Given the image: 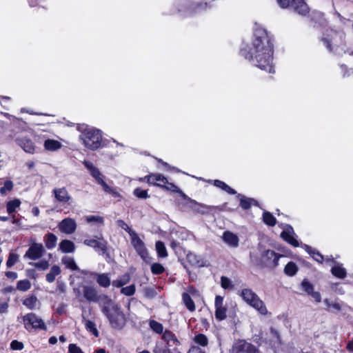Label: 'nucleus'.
<instances>
[{"label": "nucleus", "mask_w": 353, "mask_h": 353, "mask_svg": "<svg viewBox=\"0 0 353 353\" xmlns=\"http://www.w3.org/2000/svg\"><path fill=\"white\" fill-rule=\"evenodd\" d=\"M241 54L253 64L269 73L274 72L273 65V44L267 31L256 28L250 46L241 50Z\"/></svg>", "instance_id": "obj_1"}, {"label": "nucleus", "mask_w": 353, "mask_h": 353, "mask_svg": "<svg viewBox=\"0 0 353 353\" xmlns=\"http://www.w3.org/2000/svg\"><path fill=\"white\" fill-rule=\"evenodd\" d=\"M104 298L105 301L101 306L102 312L108 318L113 328H122L125 325L126 319L121 307L107 296H104Z\"/></svg>", "instance_id": "obj_2"}, {"label": "nucleus", "mask_w": 353, "mask_h": 353, "mask_svg": "<svg viewBox=\"0 0 353 353\" xmlns=\"http://www.w3.org/2000/svg\"><path fill=\"white\" fill-rule=\"evenodd\" d=\"M77 130L80 132L79 139L86 148L95 150L101 147L102 132L101 130L84 124L79 125Z\"/></svg>", "instance_id": "obj_3"}, {"label": "nucleus", "mask_w": 353, "mask_h": 353, "mask_svg": "<svg viewBox=\"0 0 353 353\" xmlns=\"http://www.w3.org/2000/svg\"><path fill=\"white\" fill-rule=\"evenodd\" d=\"M238 294L245 303L255 309L259 314L262 315L268 314V311L264 302L252 290L243 288L239 292Z\"/></svg>", "instance_id": "obj_4"}, {"label": "nucleus", "mask_w": 353, "mask_h": 353, "mask_svg": "<svg viewBox=\"0 0 353 353\" xmlns=\"http://www.w3.org/2000/svg\"><path fill=\"white\" fill-rule=\"evenodd\" d=\"M140 181H146L148 184L161 187L166 190L173 192H179V189L168 179L160 173H151L139 179Z\"/></svg>", "instance_id": "obj_5"}, {"label": "nucleus", "mask_w": 353, "mask_h": 353, "mask_svg": "<svg viewBox=\"0 0 353 353\" xmlns=\"http://www.w3.org/2000/svg\"><path fill=\"white\" fill-rule=\"evenodd\" d=\"M179 8H177L178 13L183 17H188L192 12H201L211 8L210 3L207 2H198L192 5V8L189 9L187 8V3L185 1L182 0L179 2L176 5Z\"/></svg>", "instance_id": "obj_6"}, {"label": "nucleus", "mask_w": 353, "mask_h": 353, "mask_svg": "<svg viewBox=\"0 0 353 353\" xmlns=\"http://www.w3.org/2000/svg\"><path fill=\"white\" fill-rule=\"evenodd\" d=\"M23 322L24 327L28 331L32 330H46V326L43 321L34 313H29L23 316Z\"/></svg>", "instance_id": "obj_7"}, {"label": "nucleus", "mask_w": 353, "mask_h": 353, "mask_svg": "<svg viewBox=\"0 0 353 353\" xmlns=\"http://www.w3.org/2000/svg\"><path fill=\"white\" fill-rule=\"evenodd\" d=\"M279 6L287 8L290 6L299 14L305 15L309 11L307 5L303 0H276Z\"/></svg>", "instance_id": "obj_8"}, {"label": "nucleus", "mask_w": 353, "mask_h": 353, "mask_svg": "<svg viewBox=\"0 0 353 353\" xmlns=\"http://www.w3.org/2000/svg\"><path fill=\"white\" fill-rule=\"evenodd\" d=\"M83 243L87 246L94 248L96 252H101V254L108 256L107 254L108 242L101 236H97V239H86L84 240Z\"/></svg>", "instance_id": "obj_9"}, {"label": "nucleus", "mask_w": 353, "mask_h": 353, "mask_svg": "<svg viewBox=\"0 0 353 353\" xmlns=\"http://www.w3.org/2000/svg\"><path fill=\"white\" fill-rule=\"evenodd\" d=\"M131 243L138 253V254L144 260L145 262L149 261V255L148 250L145 246L143 241L139 238L137 233H132L131 237Z\"/></svg>", "instance_id": "obj_10"}, {"label": "nucleus", "mask_w": 353, "mask_h": 353, "mask_svg": "<svg viewBox=\"0 0 353 353\" xmlns=\"http://www.w3.org/2000/svg\"><path fill=\"white\" fill-rule=\"evenodd\" d=\"M231 353H259L256 347L245 341H239L234 343Z\"/></svg>", "instance_id": "obj_11"}, {"label": "nucleus", "mask_w": 353, "mask_h": 353, "mask_svg": "<svg viewBox=\"0 0 353 353\" xmlns=\"http://www.w3.org/2000/svg\"><path fill=\"white\" fill-rule=\"evenodd\" d=\"M45 249L42 244L34 243L26 252L24 257L31 260H37L40 259L44 254Z\"/></svg>", "instance_id": "obj_12"}, {"label": "nucleus", "mask_w": 353, "mask_h": 353, "mask_svg": "<svg viewBox=\"0 0 353 353\" xmlns=\"http://www.w3.org/2000/svg\"><path fill=\"white\" fill-rule=\"evenodd\" d=\"M215 317L219 321H223L227 317L228 309L223 304V297L219 295L216 296L215 301Z\"/></svg>", "instance_id": "obj_13"}, {"label": "nucleus", "mask_w": 353, "mask_h": 353, "mask_svg": "<svg viewBox=\"0 0 353 353\" xmlns=\"http://www.w3.org/2000/svg\"><path fill=\"white\" fill-rule=\"evenodd\" d=\"M58 228L61 232L66 234H72L77 229V223L72 218H65L59 223Z\"/></svg>", "instance_id": "obj_14"}, {"label": "nucleus", "mask_w": 353, "mask_h": 353, "mask_svg": "<svg viewBox=\"0 0 353 353\" xmlns=\"http://www.w3.org/2000/svg\"><path fill=\"white\" fill-rule=\"evenodd\" d=\"M83 297L89 302H97L100 299L97 288L92 285H83Z\"/></svg>", "instance_id": "obj_15"}, {"label": "nucleus", "mask_w": 353, "mask_h": 353, "mask_svg": "<svg viewBox=\"0 0 353 353\" xmlns=\"http://www.w3.org/2000/svg\"><path fill=\"white\" fill-rule=\"evenodd\" d=\"M281 237L294 247H298L299 243L295 239V233L292 226L287 225L281 234Z\"/></svg>", "instance_id": "obj_16"}, {"label": "nucleus", "mask_w": 353, "mask_h": 353, "mask_svg": "<svg viewBox=\"0 0 353 353\" xmlns=\"http://www.w3.org/2000/svg\"><path fill=\"white\" fill-rule=\"evenodd\" d=\"M55 199L62 203H70L72 197L65 188H54L52 190Z\"/></svg>", "instance_id": "obj_17"}, {"label": "nucleus", "mask_w": 353, "mask_h": 353, "mask_svg": "<svg viewBox=\"0 0 353 353\" xmlns=\"http://www.w3.org/2000/svg\"><path fill=\"white\" fill-rule=\"evenodd\" d=\"M262 259L267 265L270 266H276L279 256L274 251L267 250L263 253Z\"/></svg>", "instance_id": "obj_18"}, {"label": "nucleus", "mask_w": 353, "mask_h": 353, "mask_svg": "<svg viewBox=\"0 0 353 353\" xmlns=\"http://www.w3.org/2000/svg\"><path fill=\"white\" fill-rule=\"evenodd\" d=\"M89 274L91 276H94L96 279L97 283L102 288H108L112 283L108 274H99L96 272H90Z\"/></svg>", "instance_id": "obj_19"}, {"label": "nucleus", "mask_w": 353, "mask_h": 353, "mask_svg": "<svg viewBox=\"0 0 353 353\" xmlns=\"http://www.w3.org/2000/svg\"><path fill=\"white\" fill-rule=\"evenodd\" d=\"M223 241L231 248H236L239 245V237L230 231H225L222 236Z\"/></svg>", "instance_id": "obj_20"}, {"label": "nucleus", "mask_w": 353, "mask_h": 353, "mask_svg": "<svg viewBox=\"0 0 353 353\" xmlns=\"http://www.w3.org/2000/svg\"><path fill=\"white\" fill-rule=\"evenodd\" d=\"M337 37H339L341 42L343 41V36L342 34L337 35L335 34L334 37H332L331 41H329L327 39H323V41L326 45V47L330 50H333L336 54L341 55L342 53L339 50L338 42L336 41Z\"/></svg>", "instance_id": "obj_21"}, {"label": "nucleus", "mask_w": 353, "mask_h": 353, "mask_svg": "<svg viewBox=\"0 0 353 353\" xmlns=\"http://www.w3.org/2000/svg\"><path fill=\"white\" fill-rule=\"evenodd\" d=\"M186 258L188 261L192 265L198 267L206 266V261L201 256L197 255L194 252H189L186 255Z\"/></svg>", "instance_id": "obj_22"}, {"label": "nucleus", "mask_w": 353, "mask_h": 353, "mask_svg": "<svg viewBox=\"0 0 353 353\" xmlns=\"http://www.w3.org/2000/svg\"><path fill=\"white\" fill-rule=\"evenodd\" d=\"M17 142L18 145L23 148V150L28 153L33 154L35 150V148L33 142L26 138L17 139Z\"/></svg>", "instance_id": "obj_23"}, {"label": "nucleus", "mask_w": 353, "mask_h": 353, "mask_svg": "<svg viewBox=\"0 0 353 353\" xmlns=\"http://www.w3.org/2000/svg\"><path fill=\"white\" fill-rule=\"evenodd\" d=\"M83 163L85 165V167L89 170L90 174L95 179L97 183H99L100 180L103 179L99 170L97 167H95L92 163L85 160L83 161Z\"/></svg>", "instance_id": "obj_24"}, {"label": "nucleus", "mask_w": 353, "mask_h": 353, "mask_svg": "<svg viewBox=\"0 0 353 353\" xmlns=\"http://www.w3.org/2000/svg\"><path fill=\"white\" fill-rule=\"evenodd\" d=\"M162 334V339L166 343L168 347L176 345L179 343L177 338L172 332L165 330Z\"/></svg>", "instance_id": "obj_25"}, {"label": "nucleus", "mask_w": 353, "mask_h": 353, "mask_svg": "<svg viewBox=\"0 0 353 353\" xmlns=\"http://www.w3.org/2000/svg\"><path fill=\"white\" fill-rule=\"evenodd\" d=\"M43 147L47 151L54 152L61 148L62 144L59 141L48 139L44 141Z\"/></svg>", "instance_id": "obj_26"}, {"label": "nucleus", "mask_w": 353, "mask_h": 353, "mask_svg": "<svg viewBox=\"0 0 353 353\" xmlns=\"http://www.w3.org/2000/svg\"><path fill=\"white\" fill-rule=\"evenodd\" d=\"M331 272L334 276L339 279H344L347 275L346 270L343 267V265L339 263L332 265Z\"/></svg>", "instance_id": "obj_27"}, {"label": "nucleus", "mask_w": 353, "mask_h": 353, "mask_svg": "<svg viewBox=\"0 0 353 353\" xmlns=\"http://www.w3.org/2000/svg\"><path fill=\"white\" fill-rule=\"evenodd\" d=\"M59 249L63 253H71L75 250L74 243L70 240H63L59 243Z\"/></svg>", "instance_id": "obj_28"}, {"label": "nucleus", "mask_w": 353, "mask_h": 353, "mask_svg": "<svg viewBox=\"0 0 353 353\" xmlns=\"http://www.w3.org/2000/svg\"><path fill=\"white\" fill-rule=\"evenodd\" d=\"M61 272V268L57 265H54L51 267L50 272L46 274V281L48 283H52L54 281L56 276L59 275Z\"/></svg>", "instance_id": "obj_29"}, {"label": "nucleus", "mask_w": 353, "mask_h": 353, "mask_svg": "<svg viewBox=\"0 0 353 353\" xmlns=\"http://www.w3.org/2000/svg\"><path fill=\"white\" fill-rule=\"evenodd\" d=\"M189 200V206L197 212H200L201 214H204L206 212V210L209 208L208 206L205 205L203 204L199 203L196 201L188 199Z\"/></svg>", "instance_id": "obj_30"}, {"label": "nucleus", "mask_w": 353, "mask_h": 353, "mask_svg": "<svg viewBox=\"0 0 353 353\" xmlns=\"http://www.w3.org/2000/svg\"><path fill=\"white\" fill-rule=\"evenodd\" d=\"M130 281V274L129 273H125L123 275L120 276L119 279L114 280L112 282V285L116 288H121L128 284Z\"/></svg>", "instance_id": "obj_31"}, {"label": "nucleus", "mask_w": 353, "mask_h": 353, "mask_svg": "<svg viewBox=\"0 0 353 353\" xmlns=\"http://www.w3.org/2000/svg\"><path fill=\"white\" fill-rule=\"evenodd\" d=\"M61 262L63 265H65V266L68 269H70L71 270H79V268H78L77 265L76 264L74 259L71 256H65L62 257Z\"/></svg>", "instance_id": "obj_32"}, {"label": "nucleus", "mask_w": 353, "mask_h": 353, "mask_svg": "<svg viewBox=\"0 0 353 353\" xmlns=\"http://www.w3.org/2000/svg\"><path fill=\"white\" fill-rule=\"evenodd\" d=\"M182 299L183 302L188 310L190 312H194L195 310V305L192 299L190 294L188 292H184L182 294Z\"/></svg>", "instance_id": "obj_33"}, {"label": "nucleus", "mask_w": 353, "mask_h": 353, "mask_svg": "<svg viewBox=\"0 0 353 353\" xmlns=\"http://www.w3.org/2000/svg\"><path fill=\"white\" fill-rule=\"evenodd\" d=\"M304 248H305V250L312 256V257L316 261H317L320 263H323V261L324 260V257L321 254H320L318 251H316L315 250L312 249V247H310L307 245H304Z\"/></svg>", "instance_id": "obj_34"}, {"label": "nucleus", "mask_w": 353, "mask_h": 353, "mask_svg": "<svg viewBox=\"0 0 353 353\" xmlns=\"http://www.w3.org/2000/svg\"><path fill=\"white\" fill-rule=\"evenodd\" d=\"M213 183L216 187L225 191L228 194H235L236 193V192L234 189L230 188L228 185H227L225 182L222 181L214 180L213 181Z\"/></svg>", "instance_id": "obj_35"}, {"label": "nucleus", "mask_w": 353, "mask_h": 353, "mask_svg": "<svg viewBox=\"0 0 353 353\" xmlns=\"http://www.w3.org/2000/svg\"><path fill=\"white\" fill-rule=\"evenodd\" d=\"M57 237L52 233L48 234L45 237V244L48 249H52L56 246Z\"/></svg>", "instance_id": "obj_36"}, {"label": "nucleus", "mask_w": 353, "mask_h": 353, "mask_svg": "<svg viewBox=\"0 0 353 353\" xmlns=\"http://www.w3.org/2000/svg\"><path fill=\"white\" fill-rule=\"evenodd\" d=\"M85 329L91 332L94 336H99V332L96 327L95 323L90 320H85L84 316H83Z\"/></svg>", "instance_id": "obj_37"}, {"label": "nucleus", "mask_w": 353, "mask_h": 353, "mask_svg": "<svg viewBox=\"0 0 353 353\" xmlns=\"http://www.w3.org/2000/svg\"><path fill=\"white\" fill-rule=\"evenodd\" d=\"M298 271V267L294 262H289L284 268L285 274L292 276L296 274Z\"/></svg>", "instance_id": "obj_38"}, {"label": "nucleus", "mask_w": 353, "mask_h": 353, "mask_svg": "<svg viewBox=\"0 0 353 353\" xmlns=\"http://www.w3.org/2000/svg\"><path fill=\"white\" fill-rule=\"evenodd\" d=\"M263 222L269 226H274L276 223L275 217L269 212H264L263 214Z\"/></svg>", "instance_id": "obj_39"}, {"label": "nucleus", "mask_w": 353, "mask_h": 353, "mask_svg": "<svg viewBox=\"0 0 353 353\" xmlns=\"http://www.w3.org/2000/svg\"><path fill=\"white\" fill-rule=\"evenodd\" d=\"M149 326L153 332L158 334H161L163 333V325L154 320H150L149 321Z\"/></svg>", "instance_id": "obj_40"}, {"label": "nucleus", "mask_w": 353, "mask_h": 353, "mask_svg": "<svg viewBox=\"0 0 353 353\" xmlns=\"http://www.w3.org/2000/svg\"><path fill=\"white\" fill-rule=\"evenodd\" d=\"M23 303L30 310H34L37 305V299L35 296H30L23 300Z\"/></svg>", "instance_id": "obj_41"}, {"label": "nucleus", "mask_w": 353, "mask_h": 353, "mask_svg": "<svg viewBox=\"0 0 353 353\" xmlns=\"http://www.w3.org/2000/svg\"><path fill=\"white\" fill-rule=\"evenodd\" d=\"M156 250L159 257L165 258L168 256L165 244L162 241H159L156 243Z\"/></svg>", "instance_id": "obj_42"}, {"label": "nucleus", "mask_w": 353, "mask_h": 353, "mask_svg": "<svg viewBox=\"0 0 353 353\" xmlns=\"http://www.w3.org/2000/svg\"><path fill=\"white\" fill-rule=\"evenodd\" d=\"M21 201L19 199H14L7 203V211L9 214H12L15 210L20 206Z\"/></svg>", "instance_id": "obj_43"}, {"label": "nucleus", "mask_w": 353, "mask_h": 353, "mask_svg": "<svg viewBox=\"0 0 353 353\" xmlns=\"http://www.w3.org/2000/svg\"><path fill=\"white\" fill-rule=\"evenodd\" d=\"M238 197L240 199V205L242 208L247 210L251 207L252 202L255 201L252 199L246 198L244 196L239 195Z\"/></svg>", "instance_id": "obj_44"}, {"label": "nucleus", "mask_w": 353, "mask_h": 353, "mask_svg": "<svg viewBox=\"0 0 353 353\" xmlns=\"http://www.w3.org/2000/svg\"><path fill=\"white\" fill-rule=\"evenodd\" d=\"M31 284L28 279L21 280L18 281L17 288L20 291H27L30 288Z\"/></svg>", "instance_id": "obj_45"}, {"label": "nucleus", "mask_w": 353, "mask_h": 353, "mask_svg": "<svg viewBox=\"0 0 353 353\" xmlns=\"http://www.w3.org/2000/svg\"><path fill=\"white\" fill-rule=\"evenodd\" d=\"M31 265L39 270H46L49 268V263L46 260H41L38 262L30 263Z\"/></svg>", "instance_id": "obj_46"}, {"label": "nucleus", "mask_w": 353, "mask_h": 353, "mask_svg": "<svg viewBox=\"0 0 353 353\" xmlns=\"http://www.w3.org/2000/svg\"><path fill=\"white\" fill-rule=\"evenodd\" d=\"M85 220L87 223H93L96 224H103V218L100 216H85Z\"/></svg>", "instance_id": "obj_47"}, {"label": "nucleus", "mask_w": 353, "mask_h": 353, "mask_svg": "<svg viewBox=\"0 0 353 353\" xmlns=\"http://www.w3.org/2000/svg\"><path fill=\"white\" fill-rule=\"evenodd\" d=\"M194 341L196 343H197L203 347L206 346L208 343V340L207 337L203 334H197L196 336H195Z\"/></svg>", "instance_id": "obj_48"}, {"label": "nucleus", "mask_w": 353, "mask_h": 353, "mask_svg": "<svg viewBox=\"0 0 353 353\" xmlns=\"http://www.w3.org/2000/svg\"><path fill=\"white\" fill-rule=\"evenodd\" d=\"M302 289L307 294H310L314 291V285L307 279H303L301 282Z\"/></svg>", "instance_id": "obj_49"}, {"label": "nucleus", "mask_w": 353, "mask_h": 353, "mask_svg": "<svg viewBox=\"0 0 353 353\" xmlns=\"http://www.w3.org/2000/svg\"><path fill=\"white\" fill-rule=\"evenodd\" d=\"M136 291V288L134 284L128 285L127 287L122 288L121 290V293L125 296H132L134 294Z\"/></svg>", "instance_id": "obj_50"}, {"label": "nucleus", "mask_w": 353, "mask_h": 353, "mask_svg": "<svg viewBox=\"0 0 353 353\" xmlns=\"http://www.w3.org/2000/svg\"><path fill=\"white\" fill-rule=\"evenodd\" d=\"M19 261V255L16 253L11 252L9 254L6 265L8 268L12 267Z\"/></svg>", "instance_id": "obj_51"}, {"label": "nucleus", "mask_w": 353, "mask_h": 353, "mask_svg": "<svg viewBox=\"0 0 353 353\" xmlns=\"http://www.w3.org/2000/svg\"><path fill=\"white\" fill-rule=\"evenodd\" d=\"M117 225L121 228L123 230L127 231L130 236V238L132 236V233H137L135 231L132 230L127 223H125L123 220L119 219L117 221Z\"/></svg>", "instance_id": "obj_52"}, {"label": "nucleus", "mask_w": 353, "mask_h": 353, "mask_svg": "<svg viewBox=\"0 0 353 353\" xmlns=\"http://www.w3.org/2000/svg\"><path fill=\"white\" fill-rule=\"evenodd\" d=\"M163 266L158 263H154L151 266V271L154 274H160L164 272Z\"/></svg>", "instance_id": "obj_53"}, {"label": "nucleus", "mask_w": 353, "mask_h": 353, "mask_svg": "<svg viewBox=\"0 0 353 353\" xmlns=\"http://www.w3.org/2000/svg\"><path fill=\"white\" fill-rule=\"evenodd\" d=\"M134 194L138 197V198H140V199H147L149 197V195L148 194V191L147 190H143L141 188H136L134 190Z\"/></svg>", "instance_id": "obj_54"}, {"label": "nucleus", "mask_w": 353, "mask_h": 353, "mask_svg": "<svg viewBox=\"0 0 353 353\" xmlns=\"http://www.w3.org/2000/svg\"><path fill=\"white\" fill-rule=\"evenodd\" d=\"M23 344L22 342L14 340L10 343V348L12 350H21L23 349Z\"/></svg>", "instance_id": "obj_55"}, {"label": "nucleus", "mask_w": 353, "mask_h": 353, "mask_svg": "<svg viewBox=\"0 0 353 353\" xmlns=\"http://www.w3.org/2000/svg\"><path fill=\"white\" fill-rule=\"evenodd\" d=\"M13 188V183L11 181H6L4 183V185L2 188L0 189V192L1 194H5L6 191H10Z\"/></svg>", "instance_id": "obj_56"}, {"label": "nucleus", "mask_w": 353, "mask_h": 353, "mask_svg": "<svg viewBox=\"0 0 353 353\" xmlns=\"http://www.w3.org/2000/svg\"><path fill=\"white\" fill-rule=\"evenodd\" d=\"M221 287L224 289H229V288H232L231 281L225 276H221Z\"/></svg>", "instance_id": "obj_57"}, {"label": "nucleus", "mask_w": 353, "mask_h": 353, "mask_svg": "<svg viewBox=\"0 0 353 353\" xmlns=\"http://www.w3.org/2000/svg\"><path fill=\"white\" fill-rule=\"evenodd\" d=\"M68 352L69 353H83L81 349L74 343H71L69 345Z\"/></svg>", "instance_id": "obj_58"}, {"label": "nucleus", "mask_w": 353, "mask_h": 353, "mask_svg": "<svg viewBox=\"0 0 353 353\" xmlns=\"http://www.w3.org/2000/svg\"><path fill=\"white\" fill-rule=\"evenodd\" d=\"M99 184H100L102 187H103V189L105 192H108V193H114V190L112 189V188L110 187L104 181L103 179L102 180H100V181L98 183Z\"/></svg>", "instance_id": "obj_59"}, {"label": "nucleus", "mask_w": 353, "mask_h": 353, "mask_svg": "<svg viewBox=\"0 0 353 353\" xmlns=\"http://www.w3.org/2000/svg\"><path fill=\"white\" fill-rule=\"evenodd\" d=\"M8 309V303L6 301H0V314L7 313Z\"/></svg>", "instance_id": "obj_60"}, {"label": "nucleus", "mask_w": 353, "mask_h": 353, "mask_svg": "<svg viewBox=\"0 0 353 353\" xmlns=\"http://www.w3.org/2000/svg\"><path fill=\"white\" fill-rule=\"evenodd\" d=\"M158 161L161 163L162 165L165 167L166 170H173V171L178 172H180V170L178 168H176V167L170 165L167 163L163 161L161 159H158Z\"/></svg>", "instance_id": "obj_61"}, {"label": "nucleus", "mask_w": 353, "mask_h": 353, "mask_svg": "<svg viewBox=\"0 0 353 353\" xmlns=\"http://www.w3.org/2000/svg\"><path fill=\"white\" fill-rule=\"evenodd\" d=\"M310 295L312 296V299H314L316 302L319 303L321 301V296L319 292L313 291Z\"/></svg>", "instance_id": "obj_62"}, {"label": "nucleus", "mask_w": 353, "mask_h": 353, "mask_svg": "<svg viewBox=\"0 0 353 353\" xmlns=\"http://www.w3.org/2000/svg\"><path fill=\"white\" fill-rule=\"evenodd\" d=\"M169 350L167 347L165 349H163L160 347L158 345H156L153 349V353H166Z\"/></svg>", "instance_id": "obj_63"}, {"label": "nucleus", "mask_w": 353, "mask_h": 353, "mask_svg": "<svg viewBox=\"0 0 353 353\" xmlns=\"http://www.w3.org/2000/svg\"><path fill=\"white\" fill-rule=\"evenodd\" d=\"M188 353H205L201 349L197 346H192L189 350Z\"/></svg>", "instance_id": "obj_64"}]
</instances>
